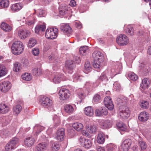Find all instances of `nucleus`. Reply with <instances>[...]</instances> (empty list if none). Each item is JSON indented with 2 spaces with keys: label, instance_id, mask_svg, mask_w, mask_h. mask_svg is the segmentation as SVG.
Here are the masks:
<instances>
[{
  "label": "nucleus",
  "instance_id": "nucleus-1",
  "mask_svg": "<svg viewBox=\"0 0 151 151\" xmlns=\"http://www.w3.org/2000/svg\"><path fill=\"white\" fill-rule=\"evenodd\" d=\"M92 56L93 59V66L95 68H99L104 60L103 54L99 51H95L93 53Z\"/></svg>",
  "mask_w": 151,
  "mask_h": 151
},
{
  "label": "nucleus",
  "instance_id": "nucleus-2",
  "mask_svg": "<svg viewBox=\"0 0 151 151\" xmlns=\"http://www.w3.org/2000/svg\"><path fill=\"white\" fill-rule=\"evenodd\" d=\"M12 51L14 55H18L22 53L24 50V46L23 43L20 41H15L11 47Z\"/></svg>",
  "mask_w": 151,
  "mask_h": 151
},
{
  "label": "nucleus",
  "instance_id": "nucleus-3",
  "mask_svg": "<svg viewBox=\"0 0 151 151\" xmlns=\"http://www.w3.org/2000/svg\"><path fill=\"white\" fill-rule=\"evenodd\" d=\"M130 111L127 106H122L119 107L118 116L120 118L126 119L130 115Z\"/></svg>",
  "mask_w": 151,
  "mask_h": 151
},
{
  "label": "nucleus",
  "instance_id": "nucleus-4",
  "mask_svg": "<svg viewBox=\"0 0 151 151\" xmlns=\"http://www.w3.org/2000/svg\"><path fill=\"white\" fill-rule=\"evenodd\" d=\"M58 30L56 28H48L46 31L45 36L48 39H54L58 35Z\"/></svg>",
  "mask_w": 151,
  "mask_h": 151
},
{
  "label": "nucleus",
  "instance_id": "nucleus-5",
  "mask_svg": "<svg viewBox=\"0 0 151 151\" xmlns=\"http://www.w3.org/2000/svg\"><path fill=\"white\" fill-rule=\"evenodd\" d=\"M116 41L120 46H124L129 43V40L125 35L120 34L117 37Z\"/></svg>",
  "mask_w": 151,
  "mask_h": 151
},
{
  "label": "nucleus",
  "instance_id": "nucleus-6",
  "mask_svg": "<svg viewBox=\"0 0 151 151\" xmlns=\"http://www.w3.org/2000/svg\"><path fill=\"white\" fill-rule=\"evenodd\" d=\"M39 101L41 105L47 108L51 106L52 104V100L49 98L45 96H41Z\"/></svg>",
  "mask_w": 151,
  "mask_h": 151
},
{
  "label": "nucleus",
  "instance_id": "nucleus-7",
  "mask_svg": "<svg viewBox=\"0 0 151 151\" xmlns=\"http://www.w3.org/2000/svg\"><path fill=\"white\" fill-rule=\"evenodd\" d=\"M11 84L8 81L2 82L0 84V90L2 92L5 93L8 91L11 88Z\"/></svg>",
  "mask_w": 151,
  "mask_h": 151
},
{
  "label": "nucleus",
  "instance_id": "nucleus-8",
  "mask_svg": "<svg viewBox=\"0 0 151 151\" xmlns=\"http://www.w3.org/2000/svg\"><path fill=\"white\" fill-rule=\"evenodd\" d=\"M59 95L60 100H64L69 98L70 93L68 90L65 88H62L60 90Z\"/></svg>",
  "mask_w": 151,
  "mask_h": 151
},
{
  "label": "nucleus",
  "instance_id": "nucleus-9",
  "mask_svg": "<svg viewBox=\"0 0 151 151\" xmlns=\"http://www.w3.org/2000/svg\"><path fill=\"white\" fill-rule=\"evenodd\" d=\"M104 102L105 106L110 110H112L114 108L111 99L109 96H106L104 99Z\"/></svg>",
  "mask_w": 151,
  "mask_h": 151
},
{
  "label": "nucleus",
  "instance_id": "nucleus-10",
  "mask_svg": "<svg viewBox=\"0 0 151 151\" xmlns=\"http://www.w3.org/2000/svg\"><path fill=\"white\" fill-rule=\"evenodd\" d=\"M132 141L130 139H127L124 140L121 144L122 148L123 151H129L131 147Z\"/></svg>",
  "mask_w": 151,
  "mask_h": 151
},
{
  "label": "nucleus",
  "instance_id": "nucleus-11",
  "mask_svg": "<svg viewBox=\"0 0 151 151\" xmlns=\"http://www.w3.org/2000/svg\"><path fill=\"white\" fill-rule=\"evenodd\" d=\"M30 35L29 31L26 29H21L18 31V36L22 39H25L28 37Z\"/></svg>",
  "mask_w": 151,
  "mask_h": 151
},
{
  "label": "nucleus",
  "instance_id": "nucleus-12",
  "mask_svg": "<svg viewBox=\"0 0 151 151\" xmlns=\"http://www.w3.org/2000/svg\"><path fill=\"white\" fill-rule=\"evenodd\" d=\"M99 125L103 129H109L111 127L112 123L109 120H102L99 122Z\"/></svg>",
  "mask_w": 151,
  "mask_h": 151
},
{
  "label": "nucleus",
  "instance_id": "nucleus-13",
  "mask_svg": "<svg viewBox=\"0 0 151 151\" xmlns=\"http://www.w3.org/2000/svg\"><path fill=\"white\" fill-rule=\"evenodd\" d=\"M108 113L107 109L105 107H101L95 110V115L96 116H101L106 115Z\"/></svg>",
  "mask_w": 151,
  "mask_h": 151
},
{
  "label": "nucleus",
  "instance_id": "nucleus-14",
  "mask_svg": "<svg viewBox=\"0 0 151 151\" xmlns=\"http://www.w3.org/2000/svg\"><path fill=\"white\" fill-rule=\"evenodd\" d=\"M122 71V65L120 63H119L118 65L116 66L115 69L112 70L111 71V78H112L117 74L121 73Z\"/></svg>",
  "mask_w": 151,
  "mask_h": 151
},
{
  "label": "nucleus",
  "instance_id": "nucleus-15",
  "mask_svg": "<svg viewBox=\"0 0 151 151\" xmlns=\"http://www.w3.org/2000/svg\"><path fill=\"white\" fill-rule=\"evenodd\" d=\"M65 135L64 129L61 128L58 129L56 133L55 138L59 141H62L64 139Z\"/></svg>",
  "mask_w": 151,
  "mask_h": 151
},
{
  "label": "nucleus",
  "instance_id": "nucleus-16",
  "mask_svg": "<svg viewBox=\"0 0 151 151\" xmlns=\"http://www.w3.org/2000/svg\"><path fill=\"white\" fill-rule=\"evenodd\" d=\"M105 137L108 138V136L105 135L104 133L100 132L98 134L97 137V142L100 144H103L105 142Z\"/></svg>",
  "mask_w": 151,
  "mask_h": 151
},
{
  "label": "nucleus",
  "instance_id": "nucleus-17",
  "mask_svg": "<svg viewBox=\"0 0 151 151\" xmlns=\"http://www.w3.org/2000/svg\"><path fill=\"white\" fill-rule=\"evenodd\" d=\"M75 66V65L72 61L68 60L66 62L65 67L69 73H72L73 72L72 70Z\"/></svg>",
  "mask_w": 151,
  "mask_h": 151
},
{
  "label": "nucleus",
  "instance_id": "nucleus-18",
  "mask_svg": "<svg viewBox=\"0 0 151 151\" xmlns=\"http://www.w3.org/2000/svg\"><path fill=\"white\" fill-rule=\"evenodd\" d=\"M60 29L64 32L70 34L72 32V29L68 24H63L61 25Z\"/></svg>",
  "mask_w": 151,
  "mask_h": 151
},
{
  "label": "nucleus",
  "instance_id": "nucleus-19",
  "mask_svg": "<svg viewBox=\"0 0 151 151\" xmlns=\"http://www.w3.org/2000/svg\"><path fill=\"white\" fill-rule=\"evenodd\" d=\"M149 117V115L148 113L144 111L141 112L139 114L138 119L140 121L145 122L147 121Z\"/></svg>",
  "mask_w": 151,
  "mask_h": 151
},
{
  "label": "nucleus",
  "instance_id": "nucleus-20",
  "mask_svg": "<svg viewBox=\"0 0 151 151\" xmlns=\"http://www.w3.org/2000/svg\"><path fill=\"white\" fill-rule=\"evenodd\" d=\"M47 145L45 143H40L34 149L35 151H44L47 148Z\"/></svg>",
  "mask_w": 151,
  "mask_h": 151
},
{
  "label": "nucleus",
  "instance_id": "nucleus-21",
  "mask_svg": "<svg viewBox=\"0 0 151 151\" xmlns=\"http://www.w3.org/2000/svg\"><path fill=\"white\" fill-rule=\"evenodd\" d=\"M46 29L45 24H39L37 25L35 28V32L37 34L44 31Z\"/></svg>",
  "mask_w": 151,
  "mask_h": 151
},
{
  "label": "nucleus",
  "instance_id": "nucleus-22",
  "mask_svg": "<svg viewBox=\"0 0 151 151\" xmlns=\"http://www.w3.org/2000/svg\"><path fill=\"white\" fill-rule=\"evenodd\" d=\"M35 139L32 137H27L24 140V144L28 147H31L34 144Z\"/></svg>",
  "mask_w": 151,
  "mask_h": 151
},
{
  "label": "nucleus",
  "instance_id": "nucleus-23",
  "mask_svg": "<svg viewBox=\"0 0 151 151\" xmlns=\"http://www.w3.org/2000/svg\"><path fill=\"white\" fill-rule=\"evenodd\" d=\"M85 114L89 116H92L94 114L93 109L91 106L86 107L84 110Z\"/></svg>",
  "mask_w": 151,
  "mask_h": 151
},
{
  "label": "nucleus",
  "instance_id": "nucleus-24",
  "mask_svg": "<svg viewBox=\"0 0 151 151\" xmlns=\"http://www.w3.org/2000/svg\"><path fill=\"white\" fill-rule=\"evenodd\" d=\"M22 8L21 3H17L12 4L11 7V10L13 12H16L20 10Z\"/></svg>",
  "mask_w": 151,
  "mask_h": 151
},
{
  "label": "nucleus",
  "instance_id": "nucleus-25",
  "mask_svg": "<svg viewBox=\"0 0 151 151\" xmlns=\"http://www.w3.org/2000/svg\"><path fill=\"white\" fill-rule=\"evenodd\" d=\"M139 68L145 73H147L149 71V67L148 65L146 63H140L139 65Z\"/></svg>",
  "mask_w": 151,
  "mask_h": 151
},
{
  "label": "nucleus",
  "instance_id": "nucleus-26",
  "mask_svg": "<svg viewBox=\"0 0 151 151\" xmlns=\"http://www.w3.org/2000/svg\"><path fill=\"white\" fill-rule=\"evenodd\" d=\"M50 145L53 151H58L60 147V145L58 143L53 141L50 142Z\"/></svg>",
  "mask_w": 151,
  "mask_h": 151
},
{
  "label": "nucleus",
  "instance_id": "nucleus-27",
  "mask_svg": "<svg viewBox=\"0 0 151 151\" xmlns=\"http://www.w3.org/2000/svg\"><path fill=\"white\" fill-rule=\"evenodd\" d=\"M0 27L1 29L5 32L11 31L12 29L11 27L5 22H2L1 24Z\"/></svg>",
  "mask_w": 151,
  "mask_h": 151
},
{
  "label": "nucleus",
  "instance_id": "nucleus-28",
  "mask_svg": "<svg viewBox=\"0 0 151 151\" xmlns=\"http://www.w3.org/2000/svg\"><path fill=\"white\" fill-rule=\"evenodd\" d=\"M68 11V7L63 5H61L60 6L59 8V13L60 14L63 15L67 13Z\"/></svg>",
  "mask_w": 151,
  "mask_h": 151
},
{
  "label": "nucleus",
  "instance_id": "nucleus-29",
  "mask_svg": "<svg viewBox=\"0 0 151 151\" xmlns=\"http://www.w3.org/2000/svg\"><path fill=\"white\" fill-rule=\"evenodd\" d=\"M9 110V107L4 104H0V113L4 114L7 113Z\"/></svg>",
  "mask_w": 151,
  "mask_h": 151
},
{
  "label": "nucleus",
  "instance_id": "nucleus-30",
  "mask_svg": "<svg viewBox=\"0 0 151 151\" xmlns=\"http://www.w3.org/2000/svg\"><path fill=\"white\" fill-rule=\"evenodd\" d=\"M64 109L65 112L68 113L72 114L74 110L73 106L70 104H66L64 107Z\"/></svg>",
  "mask_w": 151,
  "mask_h": 151
},
{
  "label": "nucleus",
  "instance_id": "nucleus-31",
  "mask_svg": "<svg viewBox=\"0 0 151 151\" xmlns=\"http://www.w3.org/2000/svg\"><path fill=\"white\" fill-rule=\"evenodd\" d=\"M72 127L77 131H80L83 129V124L81 123L76 122L73 124Z\"/></svg>",
  "mask_w": 151,
  "mask_h": 151
},
{
  "label": "nucleus",
  "instance_id": "nucleus-32",
  "mask_svg": "<svg viewBox=\"0 0 151 151\" xmlns=\"http://www.w3.org/2000/svg\"><path fill=\"white\" fill-rule=\"evenodd\" d=\"M18 142V139L17 138L14 137L9 142V143L10 145L12 146V149L14 150L16 147V145Z\"/></svg>",
  "mask_w": 151,
  "mask_h": 151
},
{
  "label": "nucleus",
  "instance_id": "nucleus-33",
  "mask_svg": "<svg viewBox=\"0 0 151 151\" xmlns=\"http://www.w3.org/2000/svg\"><path fill=\"white\" fill-rule=\"evenodd\" d=\"M149 83V80L148 78H144L142 80V83L140 84V86L143 89H145L147 88Z\"/></svg>",
  "mask_w": 151,
  "mask_h": 151
},
{
  "label": "nucleus",
  "instance_id": "nucleus-34",
  "mask_svg": "<svg viewBox=\"0 0 151 151\" xmlns=\"http://www.w3.org/2000/svg\"><path fill=\"white\" fill-rule=\"evenodd\" d=\"M21 64L18 62H15L13 64V70L15 72H18L22 69Z\"/></svg>",
  "mask_w": 151,
  "mask_h": 151
},
{
  "label": "nucleus",
  "instance_id": "nucleus-35",
  "mask_svg": "<svg viewBox=\"0 0 151 151\" xmlns=\"http://www.w3.org/2000/svg\"><path fill=\"white\" fill-rule=\"evenodd\" d=\"M126 33L127 35L132 36L134 34V31L133 28L130 25H128L125 30Z\"/></svg>",
  "mask_w": 151,
  "mask_h": 151
},
{
  "label": "nucleus",
  "instance_id": "nucleus-36",
  "mask_svg": "<svg viewBox=\"0 0 151 151\" xmlns=\"http://www.w3.org/2000/svg\"><path fill=\"white\" fill-rule=\"evenodd\" d=\"M111 78V76L110 77H107L104 73H102L98 78V80L100 82H105L107 81L108 78Z\"/></svg>",
  "mask_w": 151,
  "mask_h": 151
},
{
  "label": "nucleus",
  "instance_id": "nucleus-37",
  "mask_svg": "<svg viewBox=\"0 0 151 151\" xmlns=\"http://www.w3.org/2000/svg\"><path fill=\"white\" fill-rule=\"evenodd\" d=\"M44 129V127L40 125H36L34 127L33 131H36V134L37 135L39 133Z\"/></svg>",
  "mask_w": 151,
  "mask_h": 151
},
{
  "label": "nucleus",
  "instance_id": "nucleus-38",
  "mask_svg": "<svg viewBox=\"0 0 151 151\" xmlns=\"http://www.w3.org/2000/svg\"><path fill=\"white\" fill-rule=\"evenodd\" d=\"M22 77L23 80L27 81H30L32 78L31 74L28 73H25L22 75Z\"/></svg>",
  "mask_w": 151,
  "mask_h": 151
},
{
  "label": "nucleus",
  "instance_id": "nucleus-39",
  "mask_svg": "<svg viewBox=\"0 0 151 151\" xmlns=\"http://www.w3.org/2000/svg\"><path fill=\"white\" fill-rule=\"evenodd\" d=\"M37 43L36 40L34 38H31L29 39L27 46L29 47H32L34 46Z\"/></svg>",
  "mask_w": 151,
  "mask_h": 151
},
{
  "label": "nucleus",
  "instance_id": "nucleus-40",
  "mask_svg": "<svg viewBox=\"0 0 151 151\" xmlns=\"http://www.w3.org/2000/svg\"><path fill=\"white\" fill-rule=\"evenodd\" d=\"M61 75L60 74H57L53 79V82L55 83H58L61 81Z\"/></svg>",
  "mask_w": 151,
  "mask_h": 151
},
{
  "label": "nucleus",
  "instance_id": "nucleus-41",
  "mask_svg": "<svg viewBox=\"0 0 151 151\" xmlns=\"http://www.w3.org/2000/svg\"><path fill=\"white\" fill-rule=\"evenodd\" d=\"M101 96L98 94L95 95L93 97V101L95 103L100 102L101 100Z\"/></svg>",
  "mask_w": 151,
  "mask_h": 151
},
{
  "label": "nucleus",
  "instance_id": "nucleus-42",
  "mask_svg": "<svg viewBox=\"0 0 151 151\" xmlns=\"http://www.w3.org/2000/svg\"><path fill=\"white\" fill-rule=\"evenodd\" d=\"M88 47L87 46H84L81 47L79 49V52L81 55H84L86 53Z\"/></svg>",
  "mask_w": 151,
  "mask_h": 151
},
{
  "label": "nucleus",
  "instance_id": "nucleus-43",
  "mask_svg": "<svg viewBox=\"0 0 151 151\" xmlns=\"http://www.w3.org/2000/svg\"><path fill=\"white\" fill-rule=\"evenodd\" d=\"M128 77L129 78L133 81H136L138 78V77L135 74L133 73H129Z\"/></svg>",
  "mask_w": 151,
  "mask_h": 151
},
{
  "label": "nucleus",
  "instance_id": "nucleus-44",
  "mask_svg": "<svg viewBox=\"0 0 151 151\" xmlns=\"http://www.w3.org/2000/svg\"><path fill=\"white\" fill-rule=\"evenodd\" d=\"M97 129L95 125L91 126L87 128L88 131L91 133H94L97 130Z\"/></svg>",
  "mask_w": 151,
  "mask_h": 151
},
{
  "label": "nucleus",
  "instance_id": "nucleus-45",
  "mask_svg": "<svg viewBox=\"0 0 151 151\" xmlns=\"http://www.w3.org/2000/svg\"><path fill=\"white\" fill-rule=\"evenodd\" d=\"M32 73L34 75L39 76L41 74V70L40 68H35L32 70Z\"/></svg>",
  "mask_w": 151,
  "mask_h": 151
},
{
  "label": "nucleus",
  "instance_id": "nucleus-46",
  "mask_svg": "<svg viewBox=\"0 0 151 151\" xmlns=\"http://www.w3.org/2000/svg\"><path fill=\"white\" fill-rule=\"evenodd\" d=\"M6 74L5 66L2 65H0V77L4 76Z\"/></svg>",
  "mask_w": 151,
  "mask_h": 151
},
{
  "label": "nucleus",
  "instance_id": "nucleus-47",
  "mask_svg": "<svg viewBox=\"0 0 151 151\" xmlns=\"http://www.w3.org/2000/svg\"><path fill=\"white\" fill-rule=\"evenodd\" d=\"M73 81L76 82L77 81H80L82 79L83 77L78 73H76L73 76Z\"/></svg>",
  "mask_w": 151,
  "mask_h": 151
},
{
  "label": "nucleus",
  "instance_id": "nucleus-48",
  "mask_svg": "<svg viewBox=\"0 0 151 151\" xmlns=\"http://www.w3.org/2000/svg\"><path fill=\"white\" fill-rule=\"evenodd\" d=\"M46 15L45 11L42 9H39L37 11V16L39 17H45Z\"/></svg>",
  "mask_w": 151,
  "mask_h": 151
},
{
  "label": "nucleus",
  "instance_id": "nucleus-49",
  "mask_svg": "<svg viewBox=\"0 0 151 151\" xmlns=\"http://www.w3.org/2000/svg\"><path fill=\"white\" fill-rule=\"evenodd\" d=\"M22 108L19 105H17L13 108L14 112L16 114H19L22 110Z\"/></svg>",
  "mask_w": 151,
  "mask_h": 151
},
{
  "label": "nucleus",
  "instance_id": "nucleus-50",
  "mask_svg": "<svg viewBox=\"0 0 151 151\" xmlns=\"http://www.w3.org/2000/svg\"><path fill=\"white\" fill-rule=\"evenodd\" d=\"M92 145V144L91 141L88 139H86L83 146L86 148H89L91 147Z\"/></svg>",
  "mask_w": 151,
  "mask_h": 151
},
{
  "label": "nucleus",
  "instance_id": "nucleus-51",
  "mask_svg": "<svg viewBox=\"0 0 151 151\" xmlns=\"http://www.w3.org/2000/svg\"><path fill=\"white\" fill-rule=\"evenodd\" d=\"M0 5L2 7L6 8L9 6L8 0H2L0 3Z\"/></svg>",
  "mask_w": 151,
  "mask_h": 151
},
{
  "label": "nucleus",
  "instance_id": "nucleus-52",
  "mask_svg": "<svg viewBox=\"0 0 151 151\" xmlns=\"http://www.w3.org/2000/svg\"><path fill=\"white\" fill-rule=\"evenodd\" d=\"M107 151H115L116 147L112 144H110L107 145Z\"/></svg>",
  "mask_w": 151,
  "mask_h": 151
},
{
  "label": "nucleus",
  "instance_id": "nucleus-53",
  "mask_svg": "<svg viewBox=\"0 0 151 151\" xmlns=\"http://www.w3.org/2000/svg\"><path fill=\"white\" fill-rule=\"evenodd\" d=\"M140 106L142 108L147 109L149 106V103L146 101H143L141 103Z\"/></svg>",
  "mask_w": 151,
  "mask_h": 151
},
{
  "label": "nucleus",
  "instance_id": "nucleus-54",
  "mask_svg": "<svg viewBox=\"0 0 151 151\" xmlns=\"http://www.w3.org/2000/svg\"><path fill=\"white\" fill-rule=\"evenodd\" d=\"M71 61H72L73 63H75L78 64L80 63L81 60L79 57L75 55L73 57V60Z\"/></svg>",
  "mask_w": 151,
  "mask_h": 151
},
{
  "label": "nucleus",
  "instance_id": "nucleus-55",
  "mask_svg": "<svg viewBox=\"0 0 151 151\" xmlns=\"http://www.w3.org/2000/svg\"><path fill=\"white\" fill-rule=\"evenodd\" d=\"M139 145L141 147L142 150H145L147 147V145L145 142L143 141H139Z\"/></svg>",
  "mask_w": 151,
  "mask_h": 151
},
{
  "label": "nucleus",
  "instance_id": "nucleus-56",
  "mask_svg": "<svg viewBox=\"0 0 151 151\" xmlns=\"http://www.w3.org/2000/svg\"><path fill=\"white\" fill-rule=\"evenodd\" d=\"M96 83H92L90 82H87L85 84V86L86 88H90V87H95L98 85L97 84L95 85Z\"/></svg>",
  "mask_w": 151,
  "mask_h": 151
},
{
  "label": "nucleus",
  "instance_id": "nucleus-57",
  "mask_svg": "<svg viewBox=\"0 0 151 151\" xmlns=\"http://www.w3.org/2000/svg\"><path fill=\"white\" fill-rule=\"evenodd\" d=\"M84 67L85 69L88 72L90 71L91 68L89 63L88 62H86Z\"/></svg>",
  "mask_w": 151,
  "mask_h": 151
},
{
  "label": "nucleus",
  "instance_id": "nucleus-58",
  "mask_svg": "<svg viewBox=\"0 0 151 151\" xmlns=\"http://www.w3.org/2000/svg\"><path fill=\"white\" fill-rule=\"evenodd\" d=\"M54 122L57 125H58L60 123V118L57 116L55 115L53 118Z\"/></svg>",
  "mask_w": 151,
  "mask_h": 151
},
{
  "label": "nucleus",
  "instance_id": "nucleus-59",
  "mask_svg": "<svg viewBox=\"0 0 151 151\" xmlns=\"http://www.w3.org/2000/svg\"><path fill=\"white\" fill-rule=\"evenodd\" d=\"M5 149L6 151H11L13 150L9 142L5 146Z\"/></svg>",
  "mask_w": 151,
  "mask_h": 151
},
{
  "label": "nucleus",
  "instance_id": "nucleus-60",
  "mask_svg": "<svg viewBox=\"0 0 151 151\" xmlns=\"http://www.w3.org/2000/svg\"><path fill=\"white\" fill-rule=\"evenodd\" d=\"M39 53V50L37 48H33L32 50V53L35 56L37 55Z\"/></svg>",
  "mask_w": 151,
  "mask_h": 151
},
{
  "label": "nucleus",
  "instance_id": "nucleus-61",
  "mask_svg": "<svg viewBox=\"0 0 151 151\" xmlns=\"http://www.w3.org/2000/svg\"><path fill=\"white\" fill-rule=\"evenodd\" d=\"M86 139L83 137H80L79 139L78 142L82 146H83V145L85 142Z\"/></svg>",
  "mask_w": 151,
  "mask_h": 151
},
{
  "label": "nucleus",
  "instance_id": "nucleus-62",
  "mask_svg": "<svg viewBox=\"0 0 151 151\" xmlns=\"http://www.w3.org/2000/svg\"><path fill=\"white\" fill-rule=\"evenodd\" d=\"M36 21L35 18H34L33 20H29L26 22V23L28 25H33Z\"/></svg>",
  "mask_w": 151,
  "mask_h": 151
},
{
  "label": "nucleus",
  "instance_id": "nucleus-63",
  "mask_svg": "<svg viewBox=\"0 0 151 151\" xmlns=\"http://www.w3.org/2000/svg\"><path fill=\"white\" fill-rule=\"evenodd\" d=\"M114 88L117 91H119L121 88V86L119 83L115 82L113 84Z\"/></svg>",
  "mask_w": 151,
  "mask_h": 151
},
{
  "label": "nucleus",
  "instance_id": "nucleus-64",
  "mask_svg": "<svg viewBox=\"0 0 151 151\" xmlns=\"http://www.w3.org/2000/svg\"><path fill=\"white\" fill-rule=\"evenodd\" d=\"M22 63L23 66H27L29 64V60L27 59H24L22 60Z\"/></svg>",
  "mask_w": 151,
  "mask_h": 151
}]
</instances>
